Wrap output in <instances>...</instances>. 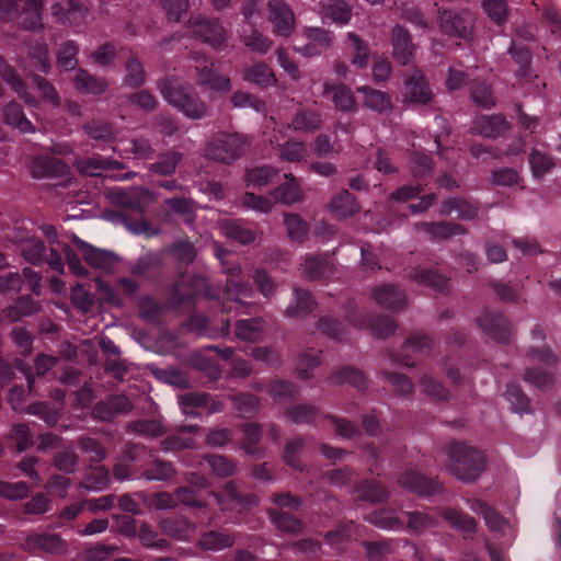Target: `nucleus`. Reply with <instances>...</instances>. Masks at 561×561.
<instances>
[{
  "mask_svg": "<svg viewBox=\"0 0 561 561\" xmlns=\"http://www.w3.org/2000/svg\"><path fill=\"white\" fill-rule=\"evenodd\" d=\"M205 461L218 476H228L233 472V465L222 456H209Z\"/></svg>",
  "mask_w": 561,
  "mask_h": 561,
  "instance_id": "obj_46",
  "label": "nucleus"
},
{
  "mask_svg": "<svg viewBox=\"0 0 561 561\" xmlns=\"http://www.w3.org/2000/svg\"><path fill=\"white\" fill-rule=\"evenodd\" d=\"M444 518L453 526L458 527L462 531L470 533L474 529V520L466 515H461L456 511H446Z\"/></svg>",
  "mask_w": 561,
  "mask_h": 561,
  "instance_id": "obj_39",
  "label": "nucleus"
},
{
  "mask_svg": "<svg viewBox=\"0 0 561 561\" xmlns=\"http://www.w3.org/2000/svg\"><path fill=\"white\" fill-rule=\"evenodd\" d=\"M73 243L77 250L82 254L85 262L93 267L110 272L117 264L116 256L111 252L95 249L78 237H73Z\"/></svg>",
  "mask_w": 561,
  "mask_h": 561,
  "instance_id": "obj_4",
  "label": "nucleus"
},
{
  "mask_svg": "<svg viewBox=\"0 0 561 561\" xmlns=\"http://www.w3.org/2000/svg\"><path fill=\"white\" fill-rule=\"evenodd\" d=\"M110 476L103 468H96L84 481V486L92 490H102L107 485Z\"/></svg>",
  "mask_w": 561,
  "mask_h": 561,
  "instance_id": "obj_48",
  "label": "nucleus"
},
{
  "mask_svg": "<svg viewBox=\"0 0 561 561\" xmlns=\"http://www.w3.org/2000/svg\"><path fill=\"white\" fill-rule=\"evenodd\" d=\"M393 56L398 62L407 65L413 56V45L409 33L400 26L393 30Z\"/></svg>",
  "mask_w": 561,
  "mask_h": 561,
  "instance_id": "obj_9",
  "label": "nucleus"
},
{
  "mask_svg": "<svg viewBox=\"0 0 561 561\" xmlns=\"http://www.w3.org/2000/svg\"><path fill=\"white\" fill-rule=\"evenodd\" d=\"M357 209L353 196L346 191L339 193L331 203V211L339 218L352 216Z\"/></svg>",
  "mask_w": 561,
  "mask_h": 561,
  "instance_id": "obj_23",
  "label": "nucleus"
},
{
  "mask_svg": "<svg viewBox=\"0 0 561 561\" xmlns=\"http://www.w3.org/2000/svg\"><path fill=\"white\" fill-rule=\"evenodd\" d=\"M22 278L19 273H9L8 275L0 276V293H11L21 289Z\"/></svg>",
  "mask_w": 561,
  "mask_h": 561,
  "instance_id": "obj_58",
  "label": "nucleus"
},
{
  "mask_svg": "<svg viewBox=\"0 0 561 561\" xmlns=\"http://www.w3.org/2000/svg\"><path fill=\"white\" fill-rule=\"evenodd\" d=\"M161 93L164 99L180 110L186 117L199 119L205 116L207 107L197 96L184 89L179 82L167 80L161 83Z\"/></svg>",
  "mask_w": 561,
  "mask_h": 561,
  "instance_id": "obj_2",
  "label": "nucleus"
},
{
  "mask_svg": "<svg viewBox=\"0 0 561 561\" xmlns=\"http://www.w3.org/2000/svg\"><path fill=\"white\" fill-rule=\"evenodd\" d=\"M78 53V48L72 43H66L58 56V65L66 70H72L77 66L76 55Z\"/></svg>",
  "mask_w": 561,
  "mask_h": 561,
  "instance_id": "obj_41",
  "label": "nucleus"
},
{
  "mask_svg": "<svg viewBox=\"0 0 561 561\" xmlns=\"http://www.w3.org/2000/svg\"><path fill=\"white\" fill-rule=\"evenodd\" d=\"M472 510L483 515L485 523L491 530L503 534L508 533L511 535L512 529L510 524L485 503L477 501L472 506Z\"/></svg>",
  "mask_w": 561,
  "mask_h": 561,
  "instance_id": "obj_15",
  "label": "nucleus"
},
{
  "mask_svg": "<svg viewBox=\"0 0 561 561\" xmlns=\"http://www.w3.org/2000/svg\"><path fill=\"white\" fill-rule=\"evenodd\" d=\"M378 527L383 529H396L400 523L398 518L389 511H380L371 519Z\"/></svg>",
  "mask_w": 561,
  "mask_h": 561,
  "instance_id": "obj_54",
  "label": "nucleus"
},
{
  "mask_svg": "<svg viewBox=\"0 0 561 561\" xmlns=\"http://www.w3.org/2000/svg\"><path fill=\"white\" fill-rule=\"evenodd\" d=\"M348 39L352 44V47L355 49V55L353 57V64L363 67L367 61V47L362 43V41L354 34L348 35Z\"/></svg>",
  "mask_w": 561,
  "mask_h": 561,
  "instance_id": "obj_53",
  "label": "nucleus"
},
{
  "mask_svg": "<svg viewBox=\"0 0 561 561\" xmlns=\"http://www.w3.org/2000/svg\"><path fill=\"white\" fill-rule=\"evenodd\" d=\"M285 138V135L282 130H278L273 137H270V142L276 145L280 149V158L285 161L297 162L305 158L306 148L301 142H297L294 140H287L284 145L280 144V140Z\"/></svg>",
  "mask_w": 561,
  "mask_h": 561,
  "instance_id": "obj_10",
  "label": "nucleus"
},
{
  "mask_svg": "<svg viewBox=\"0 0 561 561\" xmlns=\"http://www.w3.org/2000/svg\"><path fill=\"white\" fill-rule=\"evenodd\" d=\"M448 469L458 479L471 481L483 470L484 457L481 451L466 444H454L448 454Z\"/></svg>",
  "mask_w": 561,
  "mask_h": 561,
  "instance_id": "obj_1",
  "label": "nucleus"
},
{
  "mask_svg": "<svg viewBox=\"0 0 561 561\" xmlns=\"http://www.w3.org/2000/svg\"><path fill=\"white\" fill-rule=\"evenodd\" d=\"M161 527L163 531L179 539H187L193 530V526L184 518L163 520Z\"/></svg>",
  "mask_w": 561,
  "mask_h": 561,
  "instance_id": "obj_29",
  "label": "nucleus"
},
{
  "mask_svg": "<svg viewBox=\"0 0 561 561\" xmlns=\"http://www.w3.org/2000/svg\"><path fill=\"white\" fill-rule=\"evenodd\" d=\"M286 182L275 188L271 194L275 202L291 205L302 199L300 186L295 178L286 175Z\"/></svg>",
  "mask_w": 561,
  "mask_h": 561,
  "instance_id": "obj_13",
  "label": "nucleus"
},
{
  "mask_svg": "<svg viewBox=\"0 0 561 561\" xmlns=\"http://www.w3.org/2000/svg\"><path fill=\"white\" fill-rule=\"evenodd\" d=\"M44 245L36 238H30L25 241L22 249V254L26 261L31 263H39L44 256Z\"/></svg>",
  "mask_w": 561,
  "mask_h": 561,
  "instance_id": "obj_37",
  "label": "nucleus"
},
{
  "mask_svg": "<svg viewBox=\"0 0 561 561\" xmlns=\"http://www.w3.org/2000/svg\"><path fill=\"white\" fill-rule=\"evenodd\" d=\"M484 11L497 24L505 21L507 8L503 0H484Z\"/></svg>",
  "mask_w": 561,
  "mask_h": 561,
  "instance_id": "obj_38",
  "label": "nucleus"
},
{
  "mask_svg": "<svg viewBox=\"0 0 561 561\" xmlns=\"http://www.w3.org/2000/svg\"><path fill=\"white\" fill-rule=\"evenodd\" d=\"M199 82L209 85L210 89L216 91H228L230 89V81L226 77H217L213 72V68L205 67L199 73Z\"/></svg>",
  "mask_w": 561,
  "mask_h": 561,
  "instance_id": "obj_34",
  "label": "nucleus"
},
{
  "mask_svg": "<svg viewBox=\"0 0 561 561\" xmlns=\"http://www.w3.org/2000/svg\"><path fill=\"white\" fill-rule=\"evenodd\" d=\"M268 8L274 33L288 36L295 26V16L290 8L282 0H270Z\"/></svg>",
  "mask_w": 561,
  "mask_h": 561,
  "instance_id": "obj_5",
  "label": "nucleus"
},
{
  "mask_svg": "<svg viewBox=\"0 0 561 561\" xmlns=\"http://www.w3.org/2000/svg\"><path fill=\"white\" fill-rule=\"evenodd\" d=\"M3 117L7 124L21 130L22 133H30L34 130L32 123L24 116L23 111L15 103H10L7 105L4 108Z\"/></svg>",
  "mask_w": 561,
  "mask_h": 561,
  "instance_id": "obj_22",
  "label": "nucleus"
},
{
  "mask_svg": "<svg viewBox=\"0 0 561 561\" xmlns=\"http://www.w3.org/2000/svg\"><path fill=\"white\" fill-rule=\"evenodd\" d=\"M471 98L474 103L484 107H490L491 105L494 104V98L492 95V92L490 88L484 83L476 84L472 88Z\"/></svg>",
  "mask_w": 561,
  "mask_h": 561,
  "instance_id": "obj_42",
  "label": "nucleus"
},
{
  "mask_svg": "<svg viewBox=\"0 0 561 561\" xmlns=\"http://www.w3.org/2000/svg\"><path fill=\"white\" fill-rule=\"evenodd\" d=\"M27 486L25 483H7L0 482V496L7 497L10 500H19L23 499L27 495Z\"/></svg>",
  "mask_w": 561,
  "mask_h": 561,
  "instance_id": "obj_43",
  "label": "nucleus"
},
{
  "mask_svg": "<svg viewBox=\"0 0 561 561\" xmlns=\"http://www.w3.org/2000/svg\"><path fill=\"white\" fill-rule=\"evenodd\" d=\"M162 3L168 16L172 20H179L188 7L187 0H162Z\"/></svg>",
  "mask_w": 561,
  "mask_h": 561,
  "instance_id": "obj_55",
  "label": "nucleus"
},
{
  "mask_svg": "<svg viewBox=\"0 0 561 561\" xmlns=\"http://www.w3.org/2000/svg\"><path fill=\"white\" fill-rule=\"evenodd\" d=\"M277 171L270 167L254 168L248 171L245 182L251 190H262L276 176Z\"/></svg>",
  "mask_w": 561,
  "mask_h": 561,
  "instance_id": "obj_21",
  "label": "nucleus"
},
{
  "mask_svg": "<svg viewBox=\"0 0 561 561\" xmlns=\"http://www.w3.org/2000/svg\"><path fill=\"white\" fill-rule=\"evenodd\" d=\"M374 297L379 305L389 309L399 308L405 301V296L397 287L391 285L376 288Z\"/></svg>",
  "mask_w": 561,
  "mask_h": 561,
  "instance_id": "obj_18",
  "label": "nucleus"
},
{
  "mask_svg": "<svg viewBox=\"0 0 561 561\" xmlns=\"http://www.w3.org/2000/svg\"><path fill=\"white\" fill-rule=\"evenodd\" d=\"M42 0H26L25 8L19 13L20 23L28 30H38L42 22Z\"/></svg>",
  "mask_w": 561,
  "mask_h": 561,
  "instance_id": "obj_16",
  "label": "nucleus"
},
{
  "mask_svg": "<svg viewBox=\"0 0 561 561\" xmlns=\"http://www.w3.org/2000/svg\"><path fill=\"white\" fill-rule=\"evenodd\" d=\"M236 405L241 413H249L255 411L260 403L252 394H240L236 398Z\"/></svg>",
  "mask_w": 561,
  "mask_h": 561,
  "instance_id": "obj_61",
  "label": "nucleus"
},
{
  "mask_svg": "<svg viewBox=\"0 0 561 561\" xmlns=\"http://www.w3.org/2000/svg\"><path fill=\"white\" fill-rule=\"evenodd\" d=\"M144 71L141 65L137 60H131L127 65L126 82L130 85H138L142 82Z\"/></svg>",
  "mask_w": 561,
  "mask_h": 561,
  "instance_id": "obj_59",
  "label": "nucleus"
},
{
  "mask_svg": "<svg viewBox=\"0 0 561 561\" xmlns=\"http://www.w3.org/2000/svg\"><path fill=\"white\" fill-rule=\"evenodd\" d=\"M157 537V534L151 530L149 526L144 525L140 527L139 538L145 546L154 548L162 547L164 541Z\"/></svg>",
  "mask_w": 561,
  "mask_h": 561,
  "instance_id": "obj_62",
  "label": "nucleus"
},
{
  "mask_svg": "<svg viewBox=\"0 0 561 561\" xmlns=\"http://www.w3.org/2000/svg\"><path fill=\"white\" fill-rule=\"evenodd\" d=\"M245 146L247 142L240 135H221L209 144L206 154L217 161L230 162L241 156Z\"/></svg>",
  "mask_w": 561,
  "mask_h": 561,
  "instance_id": "obj_3",
  "label": "nucleus"
},
{
  "mask_svg": "<svg viewBox=\"0 0 561 561\" xmlns=\"http://www.w3.org/2000/svg\"><path fill=\"white\" fill-rule=\"evenodd\" d=\"M321 15L323 20H330L339 25H343L351 19V11L344 1L330 0L322 7Z\"/></svg>",
  "mask_w": 561,
  "mask_h": 561,
  "instance_id": "obj_17",
  "label": "nucleus"
},
{
  "mask_svg": "<svg viewBox=\"0 0 561 561\" xmlns=\"http://www.w3.org/2000/svg\"><path fill=\"white\" fill-rule=\"evenodd\" d=\"M529 163L535 178H542L552 167L551 159L543 152L535 150L530 153Z\"/></svg>",
  "mask_w": 561,
  "mask_h": 561,
  "instance_id": "obj_33",
  "label": "nucleus"
},
{
  "mask_svg": "<svg viewBox=\"0 0 561 561\" xmlns=\"http://www.w3.org/2000/svg\"><path fill=\"white\" fill-rule=\"evenodd\" d=\"M220 230L222 234H225L229 239L238 241L242 244H248L255 239V234L253 231L241 227L236 221H222L220 225Z\"/></svg>",
  "mask_w": 561,
  "mask_h": 561,
  "instance_id": "obj_25",
  "label": "nucleus"
},
{
  "mask_svg": "<svg viewBox=\"0 0 561 561\" xmlns=\"http://www.w3.org/2000/svg\"><path fill=\"white\" fill-rule=\"evenodd\" d=\"M404 89L405 98L411 103L426 104L432 98V92L420 71L412 72L405 80Z\"/></svg>",
  "mask_w": 561,
  "mask_h": 561,
  "instance_id": "obj_8",
  "label": "nucleus"
},
{
  "mask_svg": "<svg viewBox=\"0 0 561 561\" xmlns=\"http://www.w3.org/2000/svg\"><path fill=\"white\" fill-rule=\"evenodd\" d=\"M284 225L291 240H301L308 231L307 224L296 214L285 215Z\"/></svg>",
  "mask_w": 561,
  "mask_h": 561,
  "instance_id": "obj_30",
  "label": "nucleus"
},
{
  "mask_svg": "<svg viewBox=\"0 0 561 561\" xmlns=\"http://www.w3.org/2000/svg\"><path fill=\"white\" fill-rule=\"evenodd\" d=\"M442 31L450 36L467 37L472 27L470 14L445 11L439 18Z\"/></svg>",
  "mask_w": 561,
  "mask_h": 561,
  "instance_id": "obj_6",
  "label": "nucleus"
},
{
  "mask_svg": "<svg viewBox=\"0 0 561 561\" xmlns=\"http://www.w3.org/2000/svg\"><path fill=\"white\" fill-rule=\"evenodd\" d=\"M277 59L280 67L288 73V76L293 80H298L300 78V72L297 66L287 58L286 53L284 50L277 51Z\"/></svg>",
  "mask_w": 561,
  "mask_h": 561,
  "instance_id": "obj_64",
  "label": "nucleus"
},
{
  "mask_svg": "<svg viewBox=\"0 0 561 561\" xmlns=\"http://www.w3.org/2000/svg\"><path fill=\"white\" fill-rule=\"evenodd\" d=\"M506 396L511 402L513 410L518 413L526 412L528 410V400L515 386L507 389Z\"/></svg>",
  "mask_w": 561,
  "mask_h": 561,
  "instance_id": "obj_49",
  "label": "nucleus"
},
{
  "mask_svg": "<svg viewBox=\"0 0 561 561\" xmlns=\"http://www.w3.org/2000/svg\"><path fill=\"white\" fill-rule=\"evenodd\" d=\"M65 7L66 8H64L61 3H56L51 7L53 15L61 23L77 25L85 16V10L81 5L75 3L73 0H68L65 3Z\"/></svg>",
  "mask_w": 561,
  "mask_h": 561,
  "instance_id": "obj_11",
  "label": "nucleus"
},
{
  "mask_svg": "<svg viewBox=\"0 0 561 561\" xmlns=\"http://www.w3.org/2000/svg\"><path fill=\"white\" fill-rule=\"evenodd\" d=\"M233 541L230 535L209 531L202 537L199 545L206 550L218 551L232 546Z\"/></svg>",
  "mask_w": 561,
  "mask_h": 561,
  "instance_id": "obj_27",
  "label": "nucleus"
},
{
  "mask_svg": "<svg viewBox=\"0 0 561 561\" xmlns=\"http://www.w3.org/2000/svg\"><path fill=\"white\" fill-rule=\"evenodd\" d=\"M332 92V101L335 107L343 112H351L356 108V102L352 91L345 85H324V93Z\"/></svg>",
  "mask_w": 561,
  "mask_h": 561,
  "instance_id": "obj_20",
  "label": "nucleus"
},
{
  "mask_svg": "<svg viewBox=\"0 0 561 561\" xmlns=\"http://www.w3.org/2000/svg\"><path fill=\"white\" fill-rule=\"evenodd\" d=\"M272 520L277 528L288 533L300 529V523L287 513L272 514Z\"/></svg>",
  "mask_w": 561,
  "mask_h": 561,
  "instance_id": "obj_47",
  "label": "nucleus"
},
{
  "mask_svg": "<svg viewBox=\"0 0 561 561\" xmlns=\"http://www.w3.org/2000/svg\"><path fill=\"white\" fill-rule=\"evenodd\" d=\"M236 335L245 341L259 340L262 335V321L259 319L238 321L236 324Z\"/></svg>",
  "mask_w": 561,
  "mask_h": 561,
  "instance_id": "obj_26",
  "label": "nucleus"
},
{
  "mask_svg": "<svg viewBox=\"0 0 561 561\" xmlns=\"http://www.w3.org/2000/svg\"><path fill=\"white\" fill-rule=\"evenodd\" d=\"M243 42L245 46L259 53H265L271 45L270 42L257 32H253L251 35L243 34Z\"/></svg>",
  "mask_w": 561,
  "mask_h": 561,
  "instance_id": "obj_57",
  "label": "nucleus"
},
{
  "mask_svg": "<svg viewBox=\"0 0 561 561\" xmlns=\"http://www.w3.org/2000/svg\"><path fill=\"white\" fill-rule=\"evenodd\" d=\"M71 299L72 302L82 309L83 311H88L92 305V300L89 294L85 291L82 285L77 284L71 289Z\"/></svg>",
  "mask_w": 561,
  "mask_h": 561,
  "instance_id": "obj_52",
  "label": "nucleus"
},
{
  "mask_svg": "<svg viewBox=\"0 0 561 561\" xmlns=\"http://www.w3.org/2000/svg\"><path fill=\"white\" fill-rule=\"evenodd\" d=\"M404 488L420 494H428V481L417 472L405 473L399 481Z\"/></svg>",
  "mask_w": 561,
  "mask_h": 561,
  "instance_id": "obj_35",
  "label": "nucleus"
},
{
  "mask_svg": "<svg viewBox=\"0 0 561 561\" xmlns=\"http://www.w3.org/2000/svg\"><path fill=\"white\" fill-rule=\"evenodd\" d=\"M294 299L295 304L288 307V312L290 314H299L312 309L313 300L310 293L306 290H296Z\"/></svg>",
  "mask_w": 561,
  "mask_h": 561,
  "instance_id": "obj_40",
  "label": "nucleus"
},
{
  "mask_svg": "<svg viewBox=\"0 0 561 561\" xmlns=\"http://www.w3.org/2000/svg\"><path fill=\"white\" fill-rule=\"evenodd\" d=\"M518 180V174L512 169L499 170L493 173V181L500 185H512Z\"/></svg>",
  "mask_w": 561,
  "mask_h": 561,
  "instance_id": "obj_63",
  "label": "nucleus"
},
{
  "mask_svg": "<svg viewBox=\"0 0 561 561\" xmlns=\"http://www.w3.org/2000/svg\"><path fill=\"white\" fill-rule=\"evenodd\" d=\"M206 397L201 393H187L179 398L180 407L185 415H194L192 408L201 407L205 403Z\"/></svg>",
  "mask_w": 561,
  "mask_h": 561,
  "instance_id": "obj_44",
  "label": "nucleus"
},
{
  "mask_svg": "<svg viewBox=\"0 0 561 561\" xmlns=\"http://www.w3.org/2000/svg\"><path fill=\"white\" fill-rule=\"evenodd\" d=\"M320 122L318 114L313 112H302L294 117L288 128L302 133L312 131L320 126Z\"/></svg>",
  "mask_w": 561,
  "mask_h": 561,
  "instance_id": "obj_28",
  "label": "nucleus"
},
{
  "mask_svg": "<svg viewBox=\"0 0 561 561\" xmlns=\"http://www.w3.org/2000/svg\"><path fill=\"white\" fill-rule=\"evenodd\" d=\"M55 164L53 160H34L31 165L32 175L42 179L50 175L51 168Z\"/></svg>",
  "mask_w": 561,
  "mask_h": 561,
  "instance_id": "obj_60",
  "label": "nucleus"
},
{
  "mask_svg": "<svg viewBox=\"0 0 561 561\" xmlns=\"http://www.w3.org/2000/svg\"><path fill=\"white\" fill-rule=\"evenodd\" d=\"M35 310V304L28 298H23L16 304L14 308L10 309L7 318L10 321H16L20 319V317L31 314Z\"/></svg>",
  "mask_w": 561,
  "mask_h": 561,
  "instance_id": "obj_50",
  "label": "nucleus"
},
{
  "mask_svg": "<svg viewBox=\"0 0 561 561\" xmlns=\"http://www.w3.org/2000/svg\"><path fill=\"white\" fill-rule=\"evenodd\" d=\"M474 131L484 137H495L507 128L502 116H481L474 123Z\"/></svg>",
  "mask_w": 561,
  "mask_h": 561,
  "instance_id": "obj_14",
  "label": "nucleus"
},
{
  "mask_svg": "<svg viewBox=\"0 0 561 561\" xmlns=\"http://www.w3.org/2000/svg\"><path fill=\"white\" fill-rule=\"evenodd\" d=\"M306 34L309 43L302 48H296V50L304 56L309 57L318 55L330 45L329 35L321 28H308Z\"/></svg>",
  "mask_w": 561,
  "mask_h": 561,
  "instance_id": "obj_12",
  "label": "nucleus"
},
{
  "mask_svg": "<svg viewBox=\"0 0 561 561\" xmlns=\"http://www.w3.org/2000/svg\"><path fill=\"white\" fill-rule=\"evenodd\" d=\"M302 273L311 278H318L322 276L325 270V264L321 259L311 257L305 261V264L301 266Z\"/></svg>",
  "mask_w": 561,
  "mask_h": 561,
  "instance_id": "obj_56",
  "label": "nucleus"
},
{
  "mask_svg": "<svg viewBox=\"0 0 561 561\" xmlns=\"http://www.w3.org/2000/svg\"><path fill=\"white\" fill-rule=\"evenodd\" d=\"M242 204L248 209L260 213H270L273 209L274 202L265 196L255 195L253 193H245L242 198Z\"/></svg>",
  "mask_w": 561,
  "mask_h": 561,
  "instance_id": "obj_31",
  "label": "nucleus"
},
{
  "mask_svg": "<svg viewBox=\"0 0 561 561\" xmlns=\"http://www.w3.org/2000/svg\"><path fill=\"white\" fill-rule=\"evenodd\" d=\"M364 95V105L376 112H387L391 108V101L387 93L366 87L357 90Z\"/></svg>",
  "mask_w": 561,
  "mask_h": 561,
  "instance_id": "obj_19",
  "label": "nucleus"
},
{
  "mask_svg": "<svg viewBox=\"0 0 561 561\" xmlns=\"http://www.w3.org/2000/svg\"><path fill=\"white\" fill-rule=\"evenodd\" d=\"M190 28L194 36L213 46H218L225 41V30L217 22L197 18L191 21Z\"/></svg>",
  "mask_w": 561,
  "mask_h": 561,
  "instance_id": "obj_7",
  "label": "nucleus"
},
{
  "mask_svg": "<svg viewBox=\"0 0 561 561\" xmlns=\"http://www.w3.org/2000/svg\"><path fill=\"white\" fill-rule=\"evenodd\" d=\"M76 84L79 90L94 94L102 93L105 89V83L102 80L95 79L84 71L77 75Z\"/></svg>",
  "mask_w": 561,
  "mask_h": 561,
  "instance_id": "obj_32",
  "label": "nucleus"
},
{
  "mask_svg": "<svg viewBox=\"0 0 561 561\" xmlns=\"http://www.w3.org/2000/svg\"><path fill=\"white\" fill-rule=\"evenodd\" d=\"M30 59L35 69L39 72L46 73L49 69L47 49L43 45L34 47L30 51Z\"/></svg>",
  "mask_w": 561,
  "mask_h": 561,
  "instance_id": "obj_45",
  "label": "nucleus"
},
{
  "mask_svg": "<svg viewBox=\"0 0 561 561\" xmlns=\"http://www.w3.org/2000/svg\"><path fill=\"white\" fill-rule=\"evenodd\" d=\"M179 160L180 156L176 153L162 156L160 160L152 165L153 171L164 175L171 174L174 172Z\"/></svg>",
  "mask_w": 561,
  "mask_h": 561,
  "instance_id": "obj_51",
  "label": "nucleus"
},
{
  "mask_svg": "<svg viewBox=\"0 0 561 561\" xmlns=\"http://www.w3.org/2000/svg\"><path fill=\"white\" fill-rule=\"evenodd\" d=\"M244 80L259 85H271L275 82L272 70L264 64H254L247 68L243 73Z\"/></svg>",
  "mask_w": 561,
  "mask_h": 561,
  "instance_id": "obj_24",
  "label": "nucleus"
},
{
  "mask_svg": "<svg viewBox=\"0 0 561 561\" xmlns=\"http://www.w3.org/2000/svg\"><path fill=\"white\" fill-rule=\"evenodd\" d=\"M32 82L35 89L38 91L43 102H47L53 106L58 105V93L51 84H49L45 79H42L36 76L33 77Z\"/></svg>",
  "mask_w": 561,
  "mask_h": 561,
  "instance_id": "obj_36",
  "label": "nucleus"
}]
</instances>
